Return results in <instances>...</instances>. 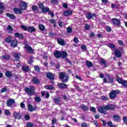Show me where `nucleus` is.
I'll use <instances>...</instances> for the list:
<instances>
[{
	"mask_svg": "<svg viewBox=\"0 0 127 127\" xmlns=\"http://www.w3.org/2000/svg\"><path fill=\"white\" fill-rule=\"evenodd\" d=\"M13 11L14 13L16 14H21L22 13L23 11L20 8L15 7L13 9Z\"/></svg>",
	"mask_w": 127,
	"mask_h": 127,
	"instance_id": "nucleus-13",
	"label": "nucleus"
},
{
	"mask_svg": "<svg viewBox=\"0 0 127 127\" xmlns=\"http://www.w3.org/2000/svg\"><path fill=\"white\" fill-rule=\"evenodd\" d=\"M36 30L34 27H28L27 31L29 32H34Z\"/></svg>",
	"mask_w": 127,
	"mask_h": 127,
	"instance_id": "nucleus-30",
	"label": "nucleus"
},
{
	"mask_svg": "<svg viewBox=\"0 0 127 127\" xmlns=\"http://www.w3.org/2000/svg\"><path fill=\"white\" fill-rule=\"evenodd\" d=\"M5 42L7 43H10V42H11V37L9 36L5 40Z\"/></svg>",
	"mask_w": 127,
	"mask_h": 127,
	"instance_id": "nucleus-39",
	"label": "nucleus"
},
{
	"mask_svg": "<svg viewBox=\"0 0 127 127\" xmlns=\"http://www.w3.org/2000/svg\"><path fill=\"white\" fill-rule=\"evenodd\" d=\"M21 28L22 29H23V30H24L25 31H27L28 27H27L26 26H25V25H22L21 26Z\"/></svg>",
	"mask_w": 127,
	"mask_h": 127,
	"instance_id": "nucleus-45",
	"label": "nucleus"
},
{
	"mask_svg": "<svg viewBox=\"0 0 127 127\" xmlns=\"http://www.w3.org/2000/svg\"><path fill=\"white\" fill-rule=\"evenodd\" d=\"M50 10V9L48 7H45L42 10V11L44 13L45 12H49V11Z\"/></svg>",
	"mask_w": 127,
	"mask_h": 127,
	"instance_id": "nucleus-37",
	"label": "nucleus"
},
{
	"mask_svg": "<svg viewBox=\"0 0 127 127\" xmlns=\"http://www.w3.org/2000/svg\"><path fill=\"white\" fill-rule=\"evenodd\" d=\"M86 65L88 68H91V67H93V63L89 61L86 62Z\"/></svg>",
	"mask_w": 127,
	"mask_h": 127,
	"instance_id": "nucleus-29",
	"label": "nucleus"
},
{
	"mask_svg": "<svg viewBox=\"0 0 127 127\" xmlns=\"http://www.w3.org/2000/svg\"><path fill=\"white\" fill-rule=\"evenodd\" d=\"M37 109V107H33L30 104H28V111H29V112H34V111H36Z\"/></svg>",
	"mask_w": 127,
	"mask_h": 127,
	"instance_id": "nucleus-12",
	"label": "nucleus"
},
{
	"mask_svg": "<svg viewBox=\"0 0 127 127\" xmlns=\"http://www.w3.org/2000/svg\"><path fill=\"white\" fill-rule=\"evenodd\" d=\"M100 63H102L103 65H105V67H106L107 61L105 60V59L101 58L100 59Z\"/></svg>",
	"mask_w": 127,
	"mask_h": 127,
	"instance_id": "nucleus-38",
	"label": "nucleus"
},
{
	"mask_svg": "<svg viewBox=\"0 0 127 127\" xmlns=\"http://www.w3.org/2000/svg\"><path fill=\"white\" fill-rule=\"evenodd\" d=\"M7 30L8 33H12V31H13V28L12 27H11V26L8 25L7 27Z\"/></svg>",
	"mask_w": 127,
	"mask_h": 127,
	"instance_id": "nucleus-27",
	"label": "nucleus"
},
{
	"mask_svg": "<svg viewBox=\"0 0 127 127\" xmlns=\"http://www.w3.org/2000/svg\"><path fill=\"white\" fill-rule=\"evenodd\" d=\"M48 14H49L50 15H51V17H54V13L52 12L51 11V10H49V11L48 12Z\"/></svg>",
	"mask_w": 127,
	"mask_h": 127,
	"instance_id": "nucleus-49",
	"label": "nucleus"
},
{
	"mask_svg": "<svg viewBox=\"0 0 127 127\" xmlns=\"http://www.w3.org/2000/svg\"><path fill=\"white\" fill-rule=\"evenodd\" d=\"M108 46L111 49H115V48H116V46H115V45L111 44V43L109 44L108 45Z\"/></svg>",
	"mask_w": 127,
	"mask_h": 127,
	"instance_id": "nucleus-44",
	"label": "nucleus"
},
{
	"mask_svg": "<svg viewBox=\"0 0 127 127\" xmlns=\"http://www.w3.org/2000/svg\"><path fill=\"white\" fill-rule=\"evenodd\" d=\"M63 14L64 16H69V15H72V11L70 10H66L64 12Z\"/></svg>",
	"mask_w": 127,
	"mask_h": 127,
	"instance_id": "nucleus-21",
	"label": "nucleus"
},
{
	"mask_svg": "<svg viewBox=\"0 0 127 127\" xmlns=\"http://www.w3.org/2000/svg\"><path fill=\"white\" fill-rule=\"evenodd\" d=\"M32 10H33V11L36 12V13H38V10H39V8H38V6L36 5H33L32 7Z\"/></svg>",
	"mask_w": 127,
	"mask_h": 127,
	"instance_id": "nucleus-24",
	"label": "nucleus"
},
{
	"mask_svg": "<svg viewBox=\"0 0 127 127\" xmlns=\"http://www.w3.org/2000/svg\"><path fill=\"white\" fill-rule=\"evenodd\" d=\"M39 28L41 31H44L45 30V26L42 24L39 25Z\"/></svg>",
	"mask_w": 127,
	"mask_h": 127,
	"instance_id": "nucleus-32",
	"label": "nucleus"
},
{
	"mask_svg": "<svg viewBox=\"0 0 127 127\" xmlns=\"http://www.w3.org/2000/svg\"><path fill=\"white\" fill-rule=\"evenodd\" d=\"M119 93L120 90H119L112 91L109 94L110 99H112V100L115 99L117 97V94H119Z\"/></svg>",
	"mask_w": 127,
	"mask_h": 127,
	"instance_id": "nucleus-4",
	"label": "nucleus"
},
{
	"mask_svg": "<svg viewBox=\"0 0 127 127\" xmlns=\"http://www.w3.org/2000/svg\"><path fill=\"white\" fill-rule=\"evenodd\" d=\"M14 36L15 37H18L20 39H23V35H22L21 34H20L19 33H15L14 34Z\"/></svg>",
	"mask_w": 127,
	"mask_h": 127,
	"instance_id": "nucleus-26",
	"label": "nucleus"
},
{
	"mask_svg": "<svg viewBox=\"0 0 127 127\" xmlns=\"http://www.w3.org/2000/svg\"><path fill=\"white\" fill-rule=\"evenodd\" d=\"M15 103L14 99H9V100L6 102V105L8 107H11Z\"/></svg>",
	"mask_w": 127,
	"mask_h": 127,
	"instance_id": "nucleus-10",
	"label": "nucleus"
},
{
	"mask_svg": "<svg viewBox=\"0 0 127 127\" xmlns=\"http://www.w3.org/2000/svg\"><path fill=\"white\" fill-rule=\"evenodd\" d=\"M32 82L36 85H38V84H40V81L39 79L36 78V77H33Z\"/></svg>",
	"mask_w": 127,
	"mask_h": 127,
	"instance_id": "nucleus-16",
	"label": "nucleus"
},
{
	"mask_svg": "<svg viewBox=\"0 0 127 127\" xmlns=\"http://www.w3.org/2000/svg\"><path fill=\"white\" fill-rule=\"evenodd\" d=\"M11 45L12 46V47H16L17 46V41L16 40H13L12 41Z\"/></svg>",
	"mask_w": 127,
	"mask_h": 127,
	"instance_id": "nucleus-33",
	"label": "nucleus"
},
{
	"mask_svg": "<svg viewBox=\"0 0 127 127\" xmlns=\"http://www.w3.org/2000/svg\"><path fill=\"white\" fill-rule=\"evenodd\" d=\"M39 7L41 9V10H43V9L45 7L44 6V5L43 4V3H40L38 4Z\"/></svg>",
	"mask_w": 127,
	"mask_h": 127,
	"instance_id": "nucleus-43",
	"label": "nucleus"
},
{
	"mask_svg": "<svg viewBox=\"0 0 127 127\" xmlns=\"http://www.w3.org/2000/svg\"><path fill=\"white\" fill-rule=\"evenodd\" d=\"M93 124H94V125H95V126H96V127H99V124L97 121H94Z\"/></svg>",
	"mask_w": 127,
	"mask_h": 127,
	"instance_id": "nucleus-63",
	"label": "nucleus"
},
{
	"mask_svg": "<svg viewBox=\"0 0 127 127\" xmlns=\"http://www.w3.org/2000/svg\"><path fill=\"white\" fill-rule=\"evenodd\" d=\"M25 92H26V94L28 95V96H33V95H35V90H36V88L33 86H30V88L26 87L25 88Z\"/></svg>",
	"mask_w": 127,
	"mask_h": 127,
	"instance_id": "nucleus-1",
	"label": "nucleus"
},
{
	"mask_svg": "<svg viewBox=\"0 0 127 127\" xmlns=\"http://www.w3.org/2000/svg\"><path fill=\"white\" fill-rule=\"evenodd\" d=\"M26 126L27 127H33L34 125L31 123H27Z\"/></svg>",
	"mask_w": 127,
	"mask_h": 127,
	"instance_id": "nucleus-51",
	"label": "nucleus"
},
{
	"mask_svg": "<svg viewBox=\"0 0 127 127\" xmlns=\"http://www.w3.org/2000/svg\"><path fill=\"white\" fill-rule=\"evenodd\" d=\"M51 2L53 4H58V0H51Z\"/></svg>",
	"mask_w": 127,
	"mask_h": 127,
	"instance_id": "nucleus-47",
	"label": "nucleus"
},
{
	"mask_svg": "<svg viewBox=\"0 0 127 127\" xmlns=\"http://www.w3.org/2000/svg\"><path fill=\"white\" fill-rule=\"evenodd\" d=\"M81 49L82 50H87V47H86V46L85 45H83L81 46Z\"/></svg>",
	"mask_w": 127,
	"mask_h": 127,
	"instance_id": "nucleus-64",
	"label": "nucleus"
},
{
	"mask_svg": "<svg viewBox=\"0 0 127 127\" xmlns=\"http://www.w3.org/2000/svg\"><path fill=\"white\" fill-rule=\"evenodd\" d=\"M112 23L117 26H121V21L117 18L112 19Z\"/></svg>",
	"mask_w": 127,
	"mask_h": 127,
	"instance_id": "nucleus-7",
	"label": "nucleus"
},
{
	"mask_svg": "<svg viewBox=\"0 0 127 127\" xmlns=\"http://www.w3.org/2000/svg\"><path fill=\"white\" fill-rule=\"evenodd\" d=\"M97 111L101 114H107V106L106 105L103 106H99L97 108Z\"/></svg>",
	"mask_w": 127,
	"mask_h": 127,
	"instance_id": "nucleus-3",
	"label": "nucleus"
},
{
	"mask_svg": "<svg viewBox=\"0 0 127 127\" xmlns=\"http://www.w3.org/2000/svg\"><path fill=\"white\" fill-rule=\"evenodd\" d=\"M73 41L75 43H78V42H79V39H78V38L75 37L73 39Z\"/></svg>",
	"mask_w": 127,
	"mask_h": 127,
	"instance_id": "nucleus-58",
	"label": "nucleus"
},
{
	"mask_svg": "<svg viewBox=\"0 0 127 127\" xmlns=\"http://www.w3.org/2000/svg\"><path fill=\"white\" fill-rule=\"evenodd\" d=\"M20 8L22 10H25L27 8V4L25 2H21L20 3Z\"/></svg>",
	"mask_w": 127,
	"mask_h": 127,
	"instance_id": "nucleus-9",
	"label": "nucleus"
},
{
	"mask_svg": "<svg viewBox=\"0 0 127 127\" xmlns=\"http://www.w3.org/2000/svg\"><path fill=\"white\" fill-rule=\"evenodd\" d=\"M49 22L51 23L54 24V23H55L56 22V20L55 19H50L49 20Z\"/></svg>",
	"mask_w": 127,
	"mask_h": 127,
	"instance_id": "nucleus-60",
	"label": "nucleus"
},
{
	"mask_svg": "<svg viewBox=\"0 0 127 127\" xmlns=\"http://www.w3.org/2000/svg\"><path fill=\"white\" fill-rule=\"evenodd\" d=\"M81 108L83 110V111H88V107L85 105H81Z\"/></svg>",
	"mask_w": 127,
	"mask_h": 127,
	"instance_id": "nucleus-41",
	"label": "nucleus"
},
{
	"mask_svg": "<svg viewBox=\"0 0 127 127\" xmlns=\"http://www.w3.org/2000/svg\"><path fill=\"white\" fill-rule=\"evenodd\" d=\"M54 55L56 58L59 59L61 58V52L56 51L54 53Z\"/></svg>",
	"mask_w": 127,
	"mask_h": 127,
	"instance_id": "nucleus-22",
	"label": "nucleus"
},
{
	"mask_svg": "<svg viewBox=\"0 0 127 127\" xmlns=\"http://www.w3.org/2000/svg\"><path fill=\"white\" fill-rule=\"evenodd\" d=\"M94 17H96V14L95 13L92 14L90 12H88L86 15V18L87 19H92Z\"/></svg>",
	"mask_w": 127,
	"mask_h": 127,
	"instance_id": "nucleus-17",
	"label": "nucleus"
},
{
	"mask_svg": "<svg viewBox=\"0 0 127 127\" xmlns=\"http://www.w3.org/2000/svg\"><path fill=\"white\" fill-rule=\"evenodd\" d=\"M113 119H114L115 121H118L120 120V117L118 115H114L113 116Z\"/></svg>",
	"mask_w": 127,
	"mask_h": 127,
	"instance_id": "nucleus-42",
	"label": "nucleus"
},
{
	"mask_svg": "<svg viewBox=\"0 0 127 127\" xmlns=\"http://www.w3.org/2000/svg\"><path fill=\"white\" fill-rule=\"evenodd\" d=\"M90 109L91 112H93V113H96V108H95L94 107H90Z\"/></svg>",
	"mask_w": 127,
	"mask_h": 127,
	"instance_id": "nucleus-56",
	"label": "nucleus"
},
{
	"mask_svg": "<svg viewBox=\"0 0 127 127\" xmlns=\"http://www.w3.org/2000/svg\"><path fill=\"white\" fill-rule=\"evenodd\" d=\"M4 114L5 115H6V116H9V115H10V112H9V111H8V110H5L4 111Z\"/></svg>",
	"mask_w": 127,
	"mask_h": 127,
	"instance_id": "nucleus-52",
	"label": "nucleus"
},
{
	"mask_svg": "<svg viewBox=\"0 0 127 127\" xmlns=\"http://www.w3.org/2000/svg\"><path fill=\"white\" fill-rule=\"evenodd\" d=\"M81 127H88V124H87V123H83L81 124Z\"/></svg>",
	"mask_w": 127,
	"mask_h": 127,
	"instance_id": "nucleus-59",
	"label": "nucleus"
},
{
	"mask_svg": "<svg viewBox=\"0 0 127 127\" xmlns=\"http://www.w3.org/2000/svg\"><path fill=\"white\" fill-rule=\"evenodd\" d=\"M58 86L59 88H61L62 89H66V88H67V85L63 83L58 84Z\"/></svg>",
	"mask_w": 127,
	"mask_h": 127,
	"instance_id": "nucleus-20",
	"label": "nucleus"
},
{
	"mask_svg": "<svg viewBox=\"0 0 127 127\" xmlns=\"http://www.w3.org/2000/svg\"><path fill=\"white\" fill-rule=\"evenodd\" d=\"M119 84H122L124 87H127V80H123L122 78H118L117 79Z\"/></svg>",
	"mask_w": 127,
	"mask_h": 127,
	"instance_id": "nucleus-5",
	"label": "nucleus"
},
{
	"mask_svg": "<svg viewBox=\"0 0 127 127\" xmlns=\"http://www.w3.org/2000/svg\"><path fill=\"white\" fill-rule=\"evenodd\" d=\"M114 53L115 54L116 57H117V58H121L122 56V52H121V51L117 49H115Z\"/></svg>",
	"mask_w": 127,
	"mask_h": 127,
	"instance_id": "nucleus-15",
	"label": "nucleus"
},
{
	"mask_svg": "<svg viewBox=\"0 0 127 127\" xmlns=\"http://www.w3.org/2000/svg\"><path fill=\"white\" fill-rule=\"evenodd\" d=\"M123 120L124 123H125V124H127V117L126 116H124L123 118Z\"/></svg>",
	"mask_w": 127,
	"mask_h": 127,
	"instance_id": "nucleus-57",
	"label": "nucleus"
},
{
	"mask_svg": "<svg viewBox=\"0 0 127 127\" xmlns=\"http://www.w3.org/2000/svg\"><path fill=\"white\" fill-rule=\"evenodd\" d=\"M2 59L4 60H8L10 59V55H4L2 57Z\"/></svg>",
	"mask_w": 127,
	"mask_h": 127,
	"instance_id": "nucleus-35",
	"label": "nucleus"
},
{
	"mask_svg": "<svg viewBox=\"0 0 127 127\" xmlns=\"http://www.w3.org/2000/svg\"><path fill=\"white\" fill-rule=\"evenodd\" d=\"M66 30L68 33H71V32H72V28L71 27H68L67 28Z\"/></svg>",
	"mask_w": 127,
	"mask_h": 127,
	"instance_id": "nucleus-48",
	"label": "nucleus"
},
{
	"mask_svg": "<svg viewBox=\"0 0 127 127\" xmlns=\"http://www.w3.org/2000/svg\"><path fill=\"white\" fill-rule=\"evenodd\" d=\"M53 101L56 105H60L61 103V98L60 97L57 98H54Z\"/></svg>",
	"mask_w": 127,
	"mask_h": 127,
	"instance_id": "nucleus-19",
	"label": "nucleus"
},
{
	"mask_svg": "<svg viewBox=\"0 0 127 127\" xmlns=\"http://www.w3.org/2000/svg\"><path fill=\"white\" fill-rule=\"evenodd\" d=\"M116 109V106L113 104H108L106 105V110L109 111V110H111V111H114Z\"/></svg>",
	"mask_w": 127,
	"mask_h": 127,
	"instance_id": "nucleus-11",
	"label": "nucleus"
},
{
	"mask_svg": "<svg viewBox=\"0 0 127 127\" xmlns=\"http://www.w3.org/2000/svg\"><path fill=\"white\" fill-rule=\"evenodd\" d=\"M107 126H108V127H112L113 126V122H108L107 123Z\"/></svg>",
	"mask_w": 127,
	"mask_h": 127,
	"instance_id": "nucleus-55",
	"label": "nucleus"
},
{
	"mask_svg": "<svg viewBox=\"0 0 127 127\" xmlns=\"http://www.w3.org/2000/svg\"><path fill=\"white\" fill-rule=\"evenodd\" d=\"M44 88L45 89H46V90H53V89H54V86L46 85L44 86Z\"/></svg>",
	"mask_w": 127,
	"mask_h": 127,
	"instance_id": "nucleus-31",
	"label": "nucleus"
},
{
	"mask_svg": "<svg viewBox=\"0 0 127 127\" xmlns=\"http://www.w3.org/2000/svg\"><path fill=\"white\" fill-rule=\"evenodd\" d=\"M109 79H108V83H110L111 84L114 83V78L113 77H110V75H108Z\"/></svg>",
	"mask_w": 127,
	"mask_h": 127,
	"instance_id": "nucleus-40",
	"label": "nucleus"
},
{
	"mask_svg": "<svg viewBox=\"0 0 127 127\" xmlns=\"http://www.w3.org/2000/svg\"><path fill=\"white\" fill-rule=\"evenodd\" d=\"M6 15L8 16V17H9V18H11V19H14L15 18V16L12 14H10L9 13H7L6 14Z\"/></svg>",
	"mask_w": 127,
	"mask_h": 127,
	"instance_id": "nucleus-34",
	"label": "nucleus"
},
{
	"mask_svg": "<svg viewBox=\"0 0 127 127\" xmlns=\"http://www.w3.org/2000/svg\"><path fill=\"white\" fill-rule=\"evenodd\" d=\"M5 76L7 78H10L12 76V73L10 71H6L5 72Z\"/></svg>",
	"mask_w": 127,
	"mask_h": 127,
	"instance_id": "nucleus-36",
	"label": "nucleus"
},
{
	"mask_svg": "<svg viewBox=\"0 0 127 127\" xmlns=\"http://www.w3.org/2000/svg\"><path fill=\"white\" fill-rule=\"evenodd\" d=\"M35 101L37 102V103H39L41 101V99L39 97H36L35 98Z\"/></svg>",
	"mask_w": 127,
	"mask_h": 127,
	"instance_id": "nucleus-46",
	"label": "nucleus"
},
{
	"mask_svg": "<svg viewBox=\"0 0 127 127\" xmlns=\"http://www.w3.org/2000/svg\"><path fill=\"white\" fill-rule=\"evenodd\" d=\"M24 49L25 50H26L28 53H33V49H32V48L28 45H26L24 46Z\"/></svg>",
	"mask_w": 127,
	"mask_h": 127,
	"instance_id": "nucleus-8",
	"label": "nucleus"
},
{
	"mask_svg": "<svg viewBox=\"0 0 127 127\" xmlns=\"http://www.w3.org/2000/svg\"><path fill=\"white\" fill-rule=\"evenodd\" d=\"M46 76H47V78L50 79V80H53V79H54V75H53V74L50 72L48 73Z\"/></svg>",
	"mask_w": 127,
	"mask_h": 127,
	"instance_id": "nucleus-23",
	"label": "nucleus"
},
{
	"mask_svg": "<svg viewBox=\"0 0 127 127\" xmlns=\"http://www.w3.org/2000/svg\"><path fill=\"white\" fill-rule=\"evenodd\" d=\"M34 69H35V70L36 71V72H39V71H40V68L38 66H34Z\"/></svg>",
	"mask_w": 127,
	"mask_h": 127,
	"instance_id": "nucleus-53",
	"label": "nucleus"
},
{
	"mask_svg": "<svg viewBox=\"0 0 127 127\" xmlns=\"http://www.w3.org/2000/svg\"><path fill=\"white\" fill-rule=\"evenodd\" d=\"M22 69L24 72H27L29 71V66H22Z\"/></svg>",
	"mask_w": 127,
	"mask_h": 127,
	"instance_id": "nucleus-28",
	"label": "nucleus"
},
{
	"mask_svg": "<svg viewBox=\"0 0 127 127\" xmlns=\"http://www.w3.org/2000/svg\"><path fill=\"white\" fill-rule=\"evenodd\" d=\"M46 99H48L49 97H50V94H49V92L48 91H47V93H46Z\"/></svg>",
	"mask_w": 127,
	"mask_h": 127,
	"instance_id": "nucleus-61",
	"label": "nucleus"
},
{
	"mask_svg": "<svg viewBox=\"0 0 127 127\" xmlns=\"http://www.w3.org/2000/svg\"><path fill=\"white\" fill-rule=\"evenodd\" d=\"M57 41L58 44L61 45L62 46H65V45H66V42L65 41V40L61 38H58Z\"/></svg>",
	"mask_w": 127,
	"mask_h": 127,
	"instance_id": "nucleus-6",
	"label": "nucleus"
},
{
	"mask_svg": "<svg viewBox=\"0 0 127 127\" xmlns=\"http://www.w3.org/2000/svg\"><path fill=\"white\" fill-rule=\"evenodd\" d=\"M21 56L20 53H15L14 54V57L16 61L19 60V58Z\"/></svg>",
	"mask_w": 127,
	"mask_h": 127,
	"instance_id": "nucleus-25",
	"label": "nucleus"
},
{
	"mask_svg": "<svg viewBox=\"0 0 127 127\" xmlns=\"http://www.w3.org/2000/svg\"><path fill=\"white\" fill-rule=\"evenodd\" d=\"M13 117L15 118V119H17V120H20V119H21V114L18 113L14 112Z\"/></svg>",
	"mask_w": 127,
	"mask_h": 127,
	"instance_id": "nucleus-18",
	"label": "nucleus"
},
{
	"mask_svg": "<svg viewBox=\"0 0 127 127\" xmlns=\"http://www.w3.org/2000/svg\"><path fill=\"white\" fill-rule=\"evenodd\" d=\"M67 56H68V54L66 51L61 52V57H62L63 59H66V58H67Z\"/></svg>",
	"mask_w": 127,
	"mask_h": 127,
	"instance_id": "nucleus-14",
	"label": "nucleus"
},
{
	"mask_svg": "<svg viewBox=\"0 0 127 127\" xmlns=\"http://www.w3.org/2000/svg\"><path fill=\"white\" fill-rule=\"evenodd\" d=\"M59 77L63 83H66V82L68 81V79L69 78L68 75H66V73L63 72H60Z\"/></svg>",
	"mask_w": 127,
	"mask_h": 127,
	"instance_id": "nucleus-2",
	"label": "nucleus"
},
{
	"mask_svg": "<svg viewBox=\"0 0 127 127\" xmlns=\"http://www.w3.org/2000/svg\"><path fill=\"white\" fill-rule=\"evenodd\" d=\"M24 118L25 120H26V121H29V120H30V116L28 115H26Z\"/></svg>",
	"mask_w": 127,
	"mask_h": 127,
	"instance_id": "nucleus-54",
	"label": "nucleus"
},
{
	"mask_svg": "<svg viewBox=\"0 0 127 127\" xmlns=\"http://www.w3.org/2000/svg\"><path fill=\"white\" fill-rule=\"evenodd\" d=\"M101 99L102 100H103V101H108V100H109V97L103 96L101 97Z\"/></svg>",
	"mask_w": 127,
	"mask_h": 127,
	"instance_id": "nucleus-50",
	"label": "nucleus"
},
{
	"mask_svg": "<svg viewBox=\"0 0 127 127\" xmlns=\"http://www.w3.org/2000/svg\"><path fill=\"white\" fill-rule=\"evenodd\" d=\"M85 29H86V30H89V29H90V25L87 24H85Z\"/></svg>",
	"mask_w": 127,
	"mask_h": 127,
	"instance_id": "nucleus-62",
	"label": "nucleus"
}]
</instances>
